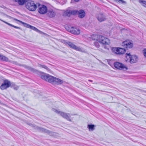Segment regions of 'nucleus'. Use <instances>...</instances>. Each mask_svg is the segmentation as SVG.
<instances>
[{
  "label": "nucleus",
  "instance_id": "4be33fe9",
  "mask_svg": "<svg viewBox=\"0 0 146 146\" xmlns=\"http://www.w3.org/2000/svg\"><path fill=\"white\" fill-rule=\"evenodd\" d=\"M27 0H19V4L20 5H23L27 2Z\"/></svg>",
  "mask_w": 146,
  "mask_h": 146
},
{
  "label": "nucleus",
  "instance_id": "5701e85b",
  "mask_svg": "<svg viewBox=\"0 0 146 146\" xmlns=\"http://www.w3.org/2000/svg\"><path fill=\"white\" fill-rule=\"evenodd\" d=\"M38 66L39 67H41L42 68H43L47 70L48 71H50V69L48 68L46 66L44 65H42L40 64H38Z\"/></svg>",
  "mask_w": 146,
  "mask_h": 146
},
{
  "label": "nucleus",
  "instance_id": "393cba45",
  "mask_svg": "<svg viewBox=\"0 0 146 146\" xmlns=\"http://www.w3.org/2000/svg\"><path fill=\"white\" fill-rule=\"evenodd\" d=\"M139 3H141L145 7H146V1L142 0H139Z\"/></svg>",
  "mask_w": 146,
  "mask_h": 146
},
{
  "label": "nucleus",
  "instance_id": "2eb2a0df",
  "mask_svg": "<svg viewBox=\"0 0 146 146\" xmlns=\"http://www.w3.org/2000/svg\"><path fill=\"white\" fill-rule=\"evenodd\" d=\"M68 31L74 35H79L80 33V30L79 29L74 28L73 27H71L68 30Z\"/></svg>",
  "mask_w": 146,
  "mask_h": 146
},
{
  "label": "nucleus",
  "instance_id": "6ab92c4d",
  "mask_svg": "<svg viewBox=\"0 0 146 146\" xmlns=\"http://www.w3.org/2000/svg\"><path fill=\"white\" fill-rule=\"evenodd\" d=\"M0 60L7 62L8 60V58L5 56L0 54Z\"/></svg>",
  "mask_w": 146,
  "mask_h": 146
},
{
  "label": "nucleus",
  "instance_id": "bb28decb",
  "mask_svg": "<svg viewBox=\"0 0 146 146\" xmlns=\"http://www.w3.org/2000/svg\"><path fill=\"white\" fill-rule=\"evenodd\" d=\"M78 10H71V15H74L78 13Z\"/></svg>",
  "mask_w": 146,
  "mask_h": 146
},
{
  "label": "nucleus",
  "instance_id": "ddd939ff",
  "mask_svg": "<svg viewBox=\"0 0 146 146\" xmlns=\"http://www.w3.org/2000/svg\"><path fill=\"white\" fill-rule=\"evenodd\" d=\"M36 129H37L39 131L47 133L50 135H52L54 134V132L37 126L36 127Z\"/></svg>",
  "mask_w": 146,
  "mask_h": 146
},
{
  "label": "nucleus",
  "instance_id": "dca6fc26",
  "mask_svg": "<svg viewBox=\"0 0 146 146\" xmlns=\"http://www.w3.org/2000/svg\"><path fill=\"white\" fill-rule=\"evenodd\" d=\"M78 17L80 18H82L85 16V13L84 11L82 9H80L78 11Z\"/></svg>",
  "mask_w": 146,
  "mask_h": 146
},
{
  "label": "nucleus",
  "instance_id": "c85d7f7f",
  "mask_svg": "<svg viewBox=\"0 0 146 146\" xmlns=\"http://www.w3.org/2000/svg\"><path fill=\"white\" fill-rule=\"evenodd\" d=\"M27 124L29 125V126L34 128L35 129H36V127L37 126H36L34 124H32L30 123H27Z\"/></svg>",
  "mask_w": 146,
  "mask_h": 146
},
{
  "label": "nucleus",
  "instance_id": "9d476101",
  "mask_svg": "<svg viewBox=\"0 0 146 146\" xmlns=\"http://www.w3.org/2000/svg\"><path fill=\"white\" fill-rule=\"evenodd\" d=\"M19 22H20L25 27L30 28L31 29L35 31L36 32H38L40 31L35 27L32 26L28 24L24 23L22 21L19 20Z\"/></svg>",
  "mask_w": 146,
  "mask_h": 146
},
{
  "label": "nucleus",
  "instance_id": "412c9836",
  "mask_svg": "<svg viewBox=\"0 0 146 146\" xmlns=\"http://www.w3.org/2000/svg\"><path fill=\"white\" fill-rule=\"evenodd\" d=\"M115 2L118 3H121L122 4H126V2L125 1L123 0H113Z\"/></svg>",
  "mask_w": 146,
  "mask_h": 146
},
{
  "label": "nucleus",
  "instance_id": "c756f323",
  "mask_svg": "<svg viewBox=\"0 0 146 146\" xmlns=\"http://www.w3.org/2000/svg\"><path fill=\"white\" fill-rule=\"evenodd\" d=\"M143 53L145 57L146 58V48L143 50Z\"/></svg>",
  "mask_w": 146,
  "mask_h": 146
},
{
  "label": "nucleus",
  "instance_id": "72a5a7b5",
  "mask_svg": "<svg viewBox=\"0 0 146 146\" xmlns=\"http://www.w3.org/2000/svg\"><path fill=\"white\" fill-rule=\"evenodd\" d=\"M15 20H17V21H18V20H17V19H15Z\"/></svg>",
  "mask_w": 146,
  "mask_h": 146
},
{
  "label": "nucleus",
  "instance_id": "f3484780",
  "mask_svg": "<svg viewBox=\"0 0 146 146\" xmlns=\"http://www.w3.org/2000/svg\"><path fill=\"white\" fill-rule=\"evenodd\" d=\"M47 15L50 17L52 18L54 17L56 15L55 12L52 10L48 11Z\"/></svg>",
  "mask_w": 146,
  "mask_h": 146
},
{
  "label": "nucleus",
  "instance_id": "20e7f679",
  "mask_svg": "<svg viewBox=\"0 0 146 146\" xmlns=\"http://www.w3.org/2000/svg\"><path fill=\"white\" fill-rule=\"evenodd\" d=\"M126 57L127 58H129L130 59L129 62L131 63H133L137 61L138 57L137 55H131L130 53L127 52L126 54Z\"/></svg>",
  "mask_w": 146,
  "mask_h": 146
},
{
  "label": "nucleus",
  "instance_id": "a878e982",
  "mask_svg": "<svg viewBox=\"0 0 146 146\" xmlns=\"http://www.w3.org/2000/svg\"><path fill=\"white\" fill-rule=\"evenodd\" d=\"M2 21H3V22H4V23H5L6 24L9 25L11 26L12 27H14V28H17V29H18V27H16V26H15L14 25H12L11 24H10L9 23H8L7 22H6L5 21H3V20H1Z\"/></svg>",
  "mask_w": 146,
  "mask_h": 146
},
{
  "label": "nucleus",
  "instance_id": "cd10ccee",
  "mask_svg": "<svg viewBox=\"0 0 146 146\" xmlns=\"http://www.w3.org/2000/svg\"><path fill=\"white\" fill-rule=\"evenodd\" d=\"M94 45L97 48H99L100 46L99 42H98L96 41L94 42Z\"/></svg>",
  "mask_w": 146,
  "mask_h": 146
},
{
  "label": "nucleus",
  "instance_id": "f257e3e1",
  "mask_svg": "<svg viewBox=\"0 0 146 146\" xmlns=\"http://www.w3.org/2000/svg\"><path fill=\"white\" fill-rule=\"evenodd\" d=\"M41 79L53 84L61 85L64 82V81L48 74L42 75L40 76Z\"/></svg>",
  "mask_w": 146,
  "mask_h": 146
},
{
  "label": "nucleus",
  "instance_id": "2f4dec72",
  "mask_svg": "<svg viewBox=\"0 0 146 146\" xmlns=\"http://www.w3.org/2000/svg\"><path fill=\"white\" fill-rule=\"evenodd\" d=\"M88 81H89L90 82H93V81L92 80H88Z\"/></svg>",
  "mask_w": 146,
  "mask_h": 146
},
{
  "label": "nucleus",
  "instance_id": "1a4fd4ad",
  "mask_svg": "<svg viewBox=\"0 0 146 146\" xmlns=\"http://www.w3.org/2000/svg\"><path fill=\"white\" fill-rule=\"evenodd\" d=\"M39 7L38 9V11L39 13L43 14L46 13L47 11V8L46 6L44 5H39Z\"/></svg>",
  "mask_w": 146,
  "mask_h": 146
},
{
  "label": "nucleus",
  "instance_id": "a211bd4d",
  "mask_svg": "<svg viewBox=\"0 0 146 146\" xmlns=\"http://www.w3.org/2000/svg\"><path fill=\"white\" fill-rule=\"evenodd\" d=\"M24 67L26 69H28L31 72L34 73H37L38 70L33 68L31 67L27 66L26 65H24Z\"/></svg>",
  "mask_w": 146,
  "mask_h": 146
},
{
  "label": "nucleus",
  "instance_id": "4468645a",
  "mask_svg": "<svg viewBox=\"0 0 146 146\" xmlns=\"http://www.w3.org/2000/svg\"><path fill=\"white\" fill-rule=\"evenodd\" d=\"M66 44H68L70 48L76 50L80 51L82 50L81 48L80 47L76 46L71 42H66Z\"/></svg>",
  "mask_w": 146,
  "mask_h": 146
},
{
  "label": "nucleus",
  "instance_id": "7ed1b4c3",
  "mask_svg": "<svg viewBox=\"0 0 146 146\" xmlns=\"http://www.w3.org/2000/svg\"><path fill=\"white\" fill-rule=\"evenodd\" d=\"M55 112L59 114L63 118L66 119L68 121H71V120L70 118L71 116L73 115L74 114L71 113H66L62 112L57 110H56Z\"/></svg>",
  "mask_w": 146,
  "mask_h": 146
},
{
  "label": "nucleus",
  "instance_id": "f8f14e48",
  "mask_svg": "<svg viewBox=\"0 0 146 146\" xmlns=\"http://www.w3.org/2000/svg\"><path fill=\"white\" fill-rule=\"evenodd\" d=\"M11 84L10 82L7 80H4L3 83L1 86L0 88L1 90H4L10 86Z\"/></svg>",
  "mask_w": 146,
  "mask_h": 146
},
{
  "label": "nucleus",
  "instance_id": "aec40b11",
  "mask_svg": "<svg viewBox=\"0 0 146 146\" xmlns=\"http://www.w3.org/2000/svg\"><path fill=\"white\" fill-rule=\"evenodd\" d=\"M95 125L93 124H89L88 125V128L89 131H93L94 129Z\"/></svg>",
  "mask_w": 146,
  "mask_h": 146
},
{
  "label": "nucleus",
  "instance_id": "9b49d317",
  "mask_svg": "<svg viewBox=\"0 0 146 146\" xmlns=\"http://www.w3.org/2000/svg\"><path fill=\"white\" fill-rule=\"evenodd\" d=\"M122 45L127 49L132 48L133 47V44L129 40H125L123 42Z\"/></svg>",
  "mask_w": 146,
  "mask_h": 146
},
{
  "label": "nucleus",
  "instance_id": "7c9ffc66",
  "mask_svg": "<svg viewBox=\"0 0 146 146\" xmlns=\"http://www.w3.org/2000/svg\"><path fill=\"white\" fill-rule=\"evenodd\" d=\"M76 2H78L80 0H74Z\"/></svg>",
  "mask_w": 146,
  "mask_h": 146
},
{
  "label": "nucleus",
  "instance_id": "0eeeda50",
  "mask_svg": "<svg viewBox=\"0 0 146 146\" xmlns=\"http://www.w3.org/2000/svg\"><path fill=\"white\" fill-rule=\"evenodd\" d=\"M112 50L114 53L119 54H123L125 52V49L119 47L112 48Z\"/></svg>",
  "mask_w": 146,
  "mask_h": 146
},
{
  "label": "nucleus",
  "instance_id": "39448f33",
  "mask_svg": "<svg viewBox=\"0 0 146 146\" xmlns=\"http://www.w3.org/2000/svg\"><path fill=\"white\" fill-rule=\"evenodd\" d=\"M113 65L115 68L118 69L126 70L128 69L122 63L119 62H115L113 63Z\"/></svg>",
  "mask_w": 146,
  "mask_h": 146
},
{
  "label": "nucleus",
  "instance_id": "473e14b6",
  "mask_svg": "<svg viewBox=\"0 0 146 146\" xmlns=\"http://www.w3.org/2000/svg\"><path fill=\"white\" fill-rule=\"evenodd\" d=\"M108 64L110 65L111 66V64H110V62H108Z\"/></svg>",
  "mask_w": 146,
  "mask_h": 146
},
{
  "label": "nucleus",
  "instance_id": "f03ea898",
  "mask_svg": "<svg viewBox=\"0 0 146 146\" xmlns=\"http://www.w3.org/2000/svg\"><path fill=\"white\" fill-rule=\"evenodd\" d=\"M25 7L28 10L31 11H34L36 9L37 6L34 1L31 0L28 1L25 4Z\"/></svg>",
  "mask_w": 146,
  "mask_h": 146
},
{
  "label": "nucleus",
  "instance_id": "b1692460",
  "mask_svg": "<svg viewBox=\"0 0 146 146\" xmlns=\"http://www.w3.org/2000/svg\"><path fill=\"white\" fill-rule=\"evenodd\" d=\"M64 14L66 16H70L71 15V10H67L65 11Z\"/></svg>",
  "mask_w": 146,
  "mask_h": 146
},
{
  "label": "nucleus",
  "instance_id": "6e6552de",
  "mask_svg": "<svg viewBox=\"0 0 146 146\" xmlns=\"http://www.w3.org/2000/svg\"><path fill=\"white\" fill-rule=\"evenodd\" d=\"M96 18L100 22L104 21L107 19L106 15L103 13H100L97 15H96Z\"/></svg>",
  "mask_w": 146,
  "mask_h": 146
},
{
  "label": "nucleus",
  "instance_id": "423d86ee",
  "mask_svg": "<svg viewBox=\"0 0 146 146\" xmlns=\"http://www.w3.org/2000/svg\"><path fill=\"white\" fill-rule=\"evenodd\" d=\"M97 38L98 41L103 44H108L109 43V40L108 38L102 35H99Z\"/></svg>",
  "mask_w": 146,
  "mask_h": 146
}]
</instances>
